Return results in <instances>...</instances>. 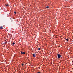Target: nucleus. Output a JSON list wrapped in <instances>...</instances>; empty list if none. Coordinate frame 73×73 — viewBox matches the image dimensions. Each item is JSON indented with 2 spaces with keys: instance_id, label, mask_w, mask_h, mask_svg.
Returning a JSON list of instances; mask_svg holds the SVG:
<instances>
[{
  "instance_id": "f257e3e1",
  "label": "nucleus",
  "mask_w": 73,
  "mask_h": 73,
  "mask_svg": "<svg viewBox=\"0 0 73 73\" xmlns=\"http://www.w3.org/2000/svg\"><path fill=\"white\" fill-rule=\"evenodd\" d=\"M61 57V55L58 54V58H60Z\"/></svg>"
},
{
  "instance_id": "f03ea898",
  "label": "nucleus",
  "mask_w": 73,
  "mask_h": 73,
  "mask_svg": "<svg viewBox=\"0 0 73 73\" xmlns=\"http://www.w3.org/2000/svg\"><path fill=\"white\" fill-rule=\"evenodd\" d=\"M33 56L34 57H36V55L35 54H33Z\"/></svg>"
},
{
  "instance_id": "7ed1b4c3",
  "label": "nucleus",
  "mask_w": 73,
  "mask_h": 73,
  "mask_svg": "<svg viewBox=\"0 0 73 73\" xmlns=\"http://www.w3.org/2000/svg\"><path fill=\"white\" fill-rule=\"evenodd\" d=\"M5 43H4V44H7V41H5Z\"/></svg>"
},
{
  "instance_id": "20e7f679",
  "label": "nucleus",
  "mask_w": 73,
  "mask_h": 73,
  "mask_svg": "<svg viewBox=\"0 0 73 73\" xmlns=\"http://www.w3.org/2000/svg\"><path fill=\"white\" fill-rule=\"evenodd\" d=\"M5 6H6V7H8L9 6V5H8V4H6Z\"/></svg>"
},
{
  "instance_id": "39448f33",
  "label": "nucleus",
  "mask_w": 73,
  "mask_h": 73,
  "mask_svg": "<svg viewBox=\"0 0 73 73\" xmlns=\"http://www.w3.org/2000/svg\"><path fill=\"white\" fill-rule=\"evenodd\" d=\"M0 29H3V28L2 27H0Z\"/></svg>"
},
{
  "instance_id": "423d86ee",
  "label": "nucleus",
  "mask_w": 73,
  "mask_h": 73,
  "mask_svg": "<svg viewBox=\"0 0 73 73\" xmlns=\"http://www.w3.org/2000/svg\"><path fill=\"white\" fill-rule=\"evenodd\" d=\"M12 45H15V43L13 42V43L12 44Z\"/></svg>"
},
{
  "instance_id": "0eeeda50",
  "label": "nucleus",
  "mask_w": 73,
  "mask_h": 73,
  "mask_svg": "<svg viewBox=\"0 0 73 73\" xmlns=\"http://www.w3.org/2000/svg\"><path fill=\"white\" fill-rule=\"evenodd\" d=\"M49 6H47L46 7V8H49Z\"/></svg>"
},
{
  "instance_id": "6e6552de",
  "label": "nucleus",
  "mask_w": 73,
  "mask_h": 73,
  "mask_svg": "<svg viewBox=\"0 0 73 73\" xmlns=\"http://www.w3.org/2000/svg\"><path fill=\"white\" fill-rule=\"evenodd\" d=\"M14 13H15V14H16V12L15 11L14 12Z\"/></svg>"
},
{
  "instance_id": "1a4fd4ad",
  "label": "nucleus",
  "mask_w": 73,
  "mask_h": 73,
  "mask_svg": "<svg viewBox=\"0 0 73 73\" xmlns=\"http://www.w3.org/2000/svg\"><path fill=\"white\" fill-rule=\"evenodd\" d=\"M40 48H38V50H40Z\"/></svg>"
},
{
  "instance_id": "9d476101",
  "label": "nucleus",
  "mask_w": 73,
  "mask_h": 73,
  "mask_svg": "<svg viewBox=\"0 0 73 73\" xmlns=\"http://www.w3.org/2000/svg\"><path fill=\"white\" fill-rule=\"evenodd\" d=\"M21 54H23V52H22V51H21Z\"/></svg>"
},
{
  "instance_id": "9b49d317",
  "label": "nucleus",
  "mask_w": 73,
  "mask_h": 73,
  "mask_svg": "<svg viewBox=\"0 0 73 73\" xmlns=\"http://www.w3.org/2000/svg\"><path fill=\"white\" fill-rule=\"evenodd\" d=\"M66 41H68V39H66Z\"/></svg>"
},
{
  "instance_id": "f8f14e48",
  "label": "nucleus",
  "mask_w": 73,
  "mask_h": 73,
  "mask_svg": "<svg viewBox=\"0 0 73 73\" xmlns=\"http://www.w3.org/2000/svg\"><path fill=\"white\" fill-rule=\"evenodd\" d=\"M24 65V64H22V66H23V65Z\"/></svg>"
},
{
  "instance_id": "ddd939ff",
  "label": "nucleus",
  "mask_w": 73,
  "mask_h": 73,
  "mask_svg": "<svg viewBox=\"0 0 73 73\" xmlns=\"http://www.w3.org/2000/svg\"><path fill=\"white\" fill-rule=\"evenodd\" d=\"M23 54H25V52H23Z\"/></svg>"
},
{
  "instance_id": "4468645a",
  "label": "nucleus",
  "mask_w": 73,
  "mask_h": 73,
  "mask_svg": "<svg viewBox=\"0 0 73 73\" xmlns=\"http://www.w3.org/2000/svg\"><path fill=\"white\" fill-rule=\"evenodd\" d=\"M37 73H40V72H37Z\"/></svg>"
},
{
  "instance_id": "2eb2a0df",
  "label": "nucleus",
  "mask_w": 73,
  "mask_h": 73,
  "mask_svg": "<svg viewBox=\"0 0 73 73\" xmlns=\"http://www.w3.org/2000/svg\"><path fill=\"white\" fill-rule=\"evenodd\" d=\"M10 19H11V18H10Z\"/></svg>"
}]
</instances>
